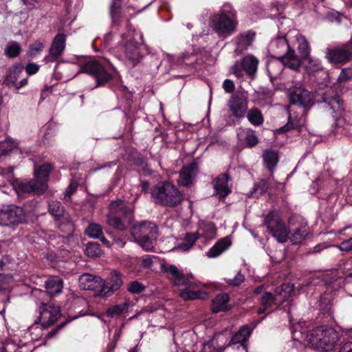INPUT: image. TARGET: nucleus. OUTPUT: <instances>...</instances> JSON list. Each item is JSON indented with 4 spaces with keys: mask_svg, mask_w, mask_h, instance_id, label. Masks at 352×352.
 <instances>
[{
    "mask_svg": "<svg viewBox=\"0 0 352 352\" xmlns=\"http://www.w3.org/2000/svg\"><path fill=\"white\" fill-rule=\"evenodd\" d=\"M264 223L268 231L278 242L283 243L287 241L289 233L285 223L277 213H269L265 219Z\"/></svg>",
    "mask_w": 352,
    "mask_h": 352,
    "instance_id": "obj_10",
    "label": "nucleus"
},
{
    "mask_svg": "<svg viewBox=\"0 0 352 352\" xmlns=\"http://www.w3.org/2000/svg\"><path fill=\"white\" fill-rule=\"evenodd\" d=\"M126 3V0H112L110 13L113 24H118L123 16L122 6Z\"/></svg>",
    "mask_w": 352,
    "mask_h": 352,
    "instance_id": "obj_32",
    "label": "nucleus"
},
{
    "mask_svg": "<svg viewBox=\"0 0 352 352\" xmlns=\"http://www.w3.org/2000/svg\"><path fill=\"white\" fill-rule=\"evenodd\" d=\"M351 79H352V69L344 68L341 71L337 79V82L339 83H342L349 81Z\"/></svg>",
    "mask_w": 352,
    "mask_h": 352,
    "instance_id": "obj_52",
    "label": "nucleus"
},
{
    "mask_svg": "<svg viewBox=\"0 0 352 352\" xmlns=\"http://www.w3.org/2000/svg\"><path fill=\"white\" fill-rule=\"evenodd\" d=\"M252 330L250 327L245 325L241 327L231 338L228 346L241 344V346L247 351L245 342L248 340L251 334Z\"/></svg>",
    "mask_w": 352,
    "mask_h": 352,
    "instance_id": "obj_23",
    "label": "nucleus"
},
{
    "mask_svg": "<svg viewBox=\"0 0 352 352\" xmlns=\"http://www.w3.org/2000/svg\"><path fill=\"white\" fill-rule=\"evenodd\" d=\"M340 352H352V342H346L340 348Z\"/></svg>",
    "mask_w": 352,
    "mask_h": 352,
    "instance_id": "obj_64",
    "label": "nucleus"
},
{
    "mask_svg": "<svg viewBox=\"0 0 352 352\" xmlns=\"http://www.w3.org/2000/svg\"><path fill=\"white\" fill-rule=\"evenodd\" d=\"M10 188V186H7ZM10 187L17 194L35 192L37 193H42L47 189V186L45 182H41L40 184L34 179L32 181H19L14 179L12 181Z\"/></svg>",
    "mask_w": 352,
    "mask_h": 352,
    "instance_id": "obj_17",
    "label": "nucleus"
},
{
    "mask_svg": "<svg viewBox=\"0 0 352 352\" xmlns=\"http://www.w3.org/2000/svg\"><path fill=\"white\" fill-rule=\"evenodd\" d=\"M289 113V120L287 124L280 129V130L283 132H286L291 129H296L301 126L302 124V117L300 116L298 118V116H294L292 114L291 110H288Z\"/></svg>",
    "mask_w": 352,
    "mask_h": 352,
    "instance_id": "obj_42",
    "label": "nucleus"
},
{
    "mask_svg": "<svg viewBox=\"0 0 352 352\" xmlns=\"http://www.w3.org/2000/svg\"><path fill=\"white\" fill-rule=\"evenodd\" d=\"M201 350L200 352H221L219 349L214 347V340H210L206 343L201 344Z\"/></svg>",
    "mask_w": 352,
    "mask_h": 352,
    "instance_id": "obj_57",
    "label": "nucleus"
},
{
    "mask_svg": "<svg viewBox=\"0 0 352 352\" xmlns=\"http://www.w3.org/2000/svg\"><path fill=\"white\" fill-rule=\"evenodd\" d=\"M197 172L196 164L192 163L188 166H184L179 174V184L182 186H188L192 184L194 177Z\"/></svg>",
    "mask_w": 352,
    "mask_h": 352,
    "instance_id": "obj_22",
    "label": "nucleus"
},
{
    "mask_svg": "<svg viewBox=\"0 0 352 352\" xmlns=\"http://www.w3.org/2000/svg\"><path fill=\"white\" fill-rule=\"evenodd\" d=\"M237 136L240 140H244L248 147H252L257 144L258 138L254 132L248 129H240L237 132Z\"/></svg>",
    "mask_w": 352,
    "mask_h": 352,
    "instance_id": "obj_29",
    "label": "nucleus"
},
{
    "mask_svg": "<svg viewBox=\"0 0 352 352\" xmlns=\"http://www.w3.org/2000/svg\"><path fill=\"white\" fill-rule=\"evenodd\" d=\"M258 64V60L252 55L245 56L242 61V67L248 75L254 74L256 72Z\"/></svg>",
    "mask_w": 352,
    "mask_h": 352,
    "instance_id": "obj_38",
    "label": "nucleus"
},
{
    "mask_svg": "<svg viewBox=\"0 0 352 352\" xmlns=\"http://www.w3.org/2000/svg\"><path fill=\"white\" fill-rule=\"evenodd\" d=\"M304 58L307 60L305 69L308 74H312L323 69L322 63L318 58L310 55Z\"/></svg>",
    "mask_w": 352,
    "mask_h": 352,
    "instance_id": "obj_36",
    "label": "nucleus"
},
{
    "mask_svg": "<svg viewBox=\"0 0 352 352\" xmlns=\"http://www.w3.org/2000/svg\"><path fill=\"white\" fill-rule=\"evenodd\" d=\"M197 239L198 236L197 233H186L182 240V242L177 245L175 250L182 252L188 251L192 247Z\"/></svg>",
    "mask_w": 352,
    "mask_h": 352,
    "instance_id": "obj_37",
    "label": "nucleus"
},
{
    "mask_svg": "<svg viewBox=\"0 0 352 352\" xmlns=\"http://www.w3.org/2000/svg\"><path fill=\"white\" fill-rule=\"evenodd\" d=\"M41 323L35 322L28 329V333L31 336L32 340H38L43 336V329Z\"/></svg>",
    "mask_w": 352,
    "mask_h": 352,
    "instance_id": "obj_50",
    "label": "nucleus"
},
{
    "mask_svg": "<svg viewBox=\"0 0 352 352\" xmlns=\"http://www.w3.org/2000/svg\"><path fill=\"white\" fill-rule=\"evenodd\" d=\"M0 177H5L8 182L7 184L1 185L0 184V190H1L4 193H9L10 190H13L12 187L8 188L7 186H10L12 182V169L9 168L6 171L0 172Z\"/></svg>",
    "mask_w": 352,
    "mask_h": 352,
    "instance_id": "obj_45",
    "label": "nucleus"
},
{
    "mask_svg": "<svg viewBox=\"0 0 352 352\" xmlns=\"http://www.w3.org/2000/svg\"><path fill=\"white\" fill-rule=\"evenodd\" d=\"M56 227L63 232L70 233L73 231L74 224L71 216L68 213H64L55 219Z\"/></svg>",
    "mask_w": 352,
    "mask_h": 352,
    "instance_id": "obj_31",
    "label": "nucleus"
},
{
    "mask_svg": "<svg viewBox=\"0 0 352 352\" xmlns=\"http://www.w3.org/2000/svg\"><path fill=\"white\" fill-rule=\"evenodd\" d=\"M227 105L234 118L239 119L243 118L248 109L246 93L240 91H236L231 96Z\"/></svg>",
    "mask_w": 352,
    "mask_h": 352,
    "instance_id": "obj_11",
    "label": "nucleus"
},
{
    "mask_svg": "<svg viewBox=\"0 0 352 352\" xmlns=\"http://www.w3.org/2000/svg\"><path fill=\"white\" fill-rule=\"evenodd\" d=\"M292 291L293 285L284 283L276 289L275 296H273L270 292H265L260 298L261 307L258 309V314L264 313L268 308L275 304L283 302L289 298Z\"/></svg>",
    "mask_w": 352,
    "mask_h": 352,
    "instance_id": "obj_8",
    "label": "nucleus"
},
{
    "mask_svg": "<svg viewBox=\"0 0 352 352\" xmlns=\"http://www.w3.org/2000/svg\"><path fill=\"white\" fill-rule=\"evenodd\" d=\"M307 234V228L305 227L301 228H296L294 232L292 233L289 239L293 244L300 243Z\"/></svg>",
    "mask_w": 352,
    "mask_h": 352,
    "instance_id": "obj_47",
    "label": "nucleus"
},
{
    "mask_svg": "<svg viewBox=\"0 0 352 352\" xmlns=\"http://www.w3.org/2000/svg\"><path fill=\"white\" fill-rule=\"evenodd\" d=\"M269 52L272 56L280 59L285 67L298 70L301 65V60L291 49L285 37H278L272 40L269 45Z\"/></svg>",
    "mask_w": 352,
    "mask_h": 352,
    "instance_id": "obj_3",
    "label": "nucleus"
},
{
    "mask_svg": "<svg viewBox=\"0 0 352 352\" xmlns=\"http://www.w3.org/2000/svg\"><path fill=\"white\" fill-rule=\"evenodd\" d=\"M223 88L227 93H232L234 89V84L232 80L226 79L223 83Z\"/></svg>",
    "mask_w": 352,
    "mask_h": 352,
    "instance_id": "obj_61",
    "label": "nucleus"
},
{
    "mask_svg": "<svg viewBox=\"0 0 352 352\" xmlns=\"http://www.w3.org/2000/svg\"><path fill=\"white\" fill-rule=\"evenodd\" d=\"M196 233L198 237L203 238V241L206 243L215 237L216 228L212 223L201 222Z\"/></svg>",
    "mask_w": 352,
    "mask_h": 352,
    "instance_id": "obj_24",
    "label": "nucleus"
},
{
    "mask_svg": "<svg viewBox=\"0 0 352 352\" xmlns=\"http://www.w3.org/2000/svg\"><path fill=\"white\" fill-rule=\"evenodd\" d=\"M43 50V45L40 41H35L30 46L29 54L35 56Z\"/></svg>",
    "mask_w": 352,
    "mask_h": 352,
    "instance_id": "obj_55",
    "label": "nucleus"
},
{
    "mask_svg": "<svg viewBox=\"0 0 352 352\" xmlns=\"http://www.w3.org/2000/svg\"><path fill=\"white\" fill-rule=\"evenodd\" d=\"M52 169L53 166L50 164H44L39 167L35 166L34 180L37 182L38 184L43 182L47 186L48 176Z\"/></svg>",
    "mask_w": 352,
    "mask_h": 352,
    "instance_id": "obj_27",
    "label": "nucleus"
},
{
    "mask_svg": "<svg viewBox=\"0 0 352 352\" xmlns=\"http://www.w3.org/2000/svg\"><path fill=\"white\" fill-rule=\"evenodd\" d=\"M85 233L90 237L97 239L102 234L101 226L95 223H90L85 230Z\"/></svg>",
    "mask_w": 352,
    "mask_h": 352,
    "instance_id": "obj_49",
    "label": "nucleus"
},
{
    "mask_svg": "<svg viewBox=\"0 0 352 352\" xmlns=\"http://www.w3.org/2000/svg\"><path fill=\"white\" fill-rule=\"evenodd\" d=\"M236 11L230 4L225 3L219 13L212 16L210 25L219 34H231L236 28Z\"/></svg>",
    "mask_w": 352,
    "mask_h": 352,
    "instance_id": "obj_5",
    "label": "nucleus"
},
{
    "mask_svg": "<svg viewBox=\"0 0 352 352\" xmlns=\"http://www.w3.org/2000/svg\"><path fill=\"white\" fill-rule=\"evenodd\" d=\"M121 276L117 272H112L105 281L102 280L100 296H108L118 291L122 285Z\"/></svg>",
    "mask_w": 352,
    "mask_h": 352,
    "instance_id": "obj_19",
    "label": "nucleus"
},
{
    "mask_svg": "<svg viewBox=\"0 0 352 352\" xmlns=\"http://www.w3.org/2000/svg\"><path fill=\"white\" fill-rule=\"evenodd\" d=\"M127 289L132 294H139L144 290V286L138 281H133L128 285Z\"/></svg>",
    "mask_w": 352,
    "mask_h": 352,
    "instance_id": "obj_54",
    "label": "nucleus"
},
{
    "mask_svg": "<svg viewBox=\"0 0 352 352\" xmlns=\"http://www.w3.org/2000/svg\"><path fill=\"white\" fill-rule=\"evenodd\" d=\"M39 65L34 63H30L25 67V72L28 75H33L38 72Z\"/></svg>",
    "mask_w": 352,
    "mask_h": 352,
    "instance_id": "obj_60",
    "label": "nucleus"
},
{
    "mask_svg": "<svg viewBox=\"0 0 352 352\" xmlns=\"http://www.w3.org/2000/svg\"><path fill=\"white\" fill-rule=\"evenodd\" d=\"M249 122L255 126H259L263 122V118L261 112L257 109H251L247 115Z\"/></svg>",
    "mask_w": 352,
    "mask_h": 352,
    "instance_id": "obj_44",
    "label": "nucleus"
},
{
    "mask_svg": "<svg viewBox=\"0 0 352 352\" xmlns=\"http://www.w3.org/2000/svg\"><path fill=\"white\" fill-rule=\"evenodd\" d=\"M45 288L47 292L50 296H55L62 292L63 287V282L58 277H52L45 281Z\"/></svg>",
    "mask_w": 352,
    "mask_h": 352,
    "instance_id": "obj_30",
    "label": "nucleus"
},
{
    "mask_svg": "<svg viewBox=\"0 0 352 352\" xmlns=\"http://www.w3.org/2000/svg\"><path fill=\"white\" fill-rule=\"evenodd\" d=\"M267 188V184L265 180H261L254 185L253 190L250 191L249 197H258L263 194Z\"/></svg>",
    "mask_w": 352,
    "mask_h": 352,
    "instance_id": "obj_51",
    "label": "nucleus"
},
{
    "mask_svg": "<svg viewBox=\"0 0 352 352\" xmlns=\"http://www.w3.org/2000/svg\"><path fill=\"white\" fill-rule=\"evenodd\" d=\"M16 146V142L11 139H7L2 143V147L4 148L5 151H12Z\"/></svg>",
    "mask_w": 352,
    "mask_h": 352,
    "instance_id": "obj_59",
    "label": "nucleus"
},
{
    "mask_svg": "<svg viewBox=\"0 0 352 352\" xmlns=\"http://www.w3.org/2000/svg\"><path fill=\"white\" fill-rule=\"evenodd\" d=\"M25 220V212L22 208L10 205L0 212V224L10 226L22 223Z\"/></svg>",
    "mask_w": 352,
    "mask_h": 352,
    "instance_id": "obj_13",
    "label": "nucleus"
},
{
    "mask_svg": "<svg viewBox=\"0 0 352 352\" xmlns=\"http://www.w3.org/2000/svg\"><path fill=\"white\" fill-rule=\"evenodd\" d=\"M21 52V45L16 41H9L5 47V54L7 57L13 58L18 56Z\"/></svg>",
    "mask_w": 352,
    "mask_h": 352,
    "instance_id": "obj_39",
    "label": "nucleus"
},
{
    "mask_svg": "<svg viewBox=\"0 0 352 352\" xmlns=\"http://www.w3.org/2000/svg\"><path fill=\"white\" fill-rule=\"evenodd\" d=\"M263 157L265 166L269 170H272L276 167L278 161L277 153L274 151H265Z\"/></svg>",
    "mask_w": 352,
    "mask_h": 352,
    "instance_id": "obj_40",
    "label": "nucleus"
},
{
    "mask_svg": "<svg viewBox=\"0 0 352 352\" xmlns=\"http://www.w3.org/2000/svg\"><path fill=\"white\" fill-rule=\"evenodd\" d=\"M192 56V54H183L181 57L175 59L173 55L166 54L163 61L170 64V66L172 67L175 63L182 65L183 62L188 60Z\"/></svg>",
    "mask_w": 352,
    "mask_h": 352,
    "instance_id": "obj_48",
    "label": "nucleus"
},
{
    "mask_svg": "<svg viewBox=\"0 0 352 352\" xmlns=\"http://www.w3.org/2000/svg\"><path fill=\"white\" fill-rule=\"evenodd\" d=\"M230 245L231 242L228 238H223L206 252V256L209 258H217L228 250Z\"/></svg>",
    "mask_w": 352,
    "mask_h": 352,
    "instance_id": "obj_25",
    "label": "nucleus"
},
{
    "mask_svg": "<svg viewBox=\"0 0 352 352\" xmlns=\"http://www.w3.org/2000/svg\"><path fill=\"white\" fill-rule=\"evenodd\" d=\"M255 33L252 31H248L246 33L241 34L236 39V43L238 46V49L241 50L247 49L250 46L254 39Z\"/></svg>",
    "mask_w": 352,
    "mask_h": 352,
    "instance_id": "obj_35",
    "label": "nucleus"
},
{
    "mask_svg": "<svg viewBox=\"0 0 352 352\" xmlns=\"http://www.w3.org/2000/svg\"><path fill=\"white\" fill-rule=\"evenodd\" d=\"M102 285V279L100 276L84 274L79 277V285L82 289L100 292Z\"/></svg>",
    "mask_w": 352,
    "mask_h": 352,
    "instance_id": "obj_20",
    "label": "nucleus"
},
{
    "mask_svg": "<svg viewBox=\"0 0 352 352\" xmlns=\"http://www.w3.org/2000/svg\"><path fill=\"white\" fill-rule=\"evenodd\" d=\"M298 51L302 58L308 56L310 52V47L305 37L300 34L296 35Z\"/></svg>",
    "mask_w": 352,
    "mask_h": 352,
    "instance_id": "obj_41",
    "label": "nucleus"
},
{
    "mask_svg": "<svg viewBox=\"0 0 352 352\" xmlns=\"http://www.w3.org/2000/svg\"><path fill=\"white\" fill-rule=\"evenodd\" d=\"M228 176L226 174H223L213 180L212 184L215 193L220 198L225 197L230 192L228 186Z\"/></svg>",
    "mask_w": 352,
    "mask_h": 352,
    "instance_id": "obj_21",
    "label": "nucleus"
},
{
    "mask_svg": "<svg viewBox=\"0 0 352 352\" xmlns=\"http://www.w3.org/2000/svg\"><path fill=\"white\" fill-rule=\"evenodd\" d=\"M133 212V210L128 208L123 201H113L109 206L107 223L116 229L124 230L131 223Z\"/></svg>",
    "mask_w": 352,
    "mask_h": 352,
    "instance_id": "obj_6",
    "label": "nucleus"
},
{
    "mask_svg": "<svg viewBox=\"0 0 352 352\" xmlns=\"http://www.w3.org/2000/svg\"><path fill=\"white\" fill-rule=\"evenodd\" d=\"M39 311L40 323L45 328L54 324L60 316V307L52 302L42 303Z\"/></svg>",
    "mask_w": 352,
    "mask_h": 352,
    "instance_id": "obj_15",
    "label": "nucleus"
},
{
    "mask_svg": "<svg viewBox=\"0 0 352 352\" xmlns=\"http://www.w3.org/2000/svg\"><path fill=\"white\" fill-rule=\"evenodd\" d=\"M151 197L158 205L175 207L182 203L183 196L178 189L171 183L160 182L151 189Z\"/></svg>",
    "mask_w": 352,
    "mask_h": 352,
    "instance_id": "obj_4",
    "label": "nucleus"
},
{
    "mask_svg": "<svg viewBox=\"0 0 352 352\" xmlns=\"http://www.w3.org/2000/svg\"><path fill=\"white\" fill-rule=\"evenodd\" d=\"M10 280V276L0 274V291L7 289L8 288V283Z\"/></svg>",
    "mask_w": 352,
    "mask_h": 352,
    "instance_id": "obj_58",
    "label": "nucleus"
},
{
    "mask_svg": "<svg viewBox=\"0 0 352 352\" xmlns=\"http://www.w3.org/2000/svg\"><path fill=\"white\" fill-rule=\"evenodd\" d=\"M340 249L345 251L352 250V237L343 241L340 245Z\"/></svg>",
    "mask_w": 352,
    "mask_h": 352,
    "instance_id": "obj_63",
    "label": "nucleus"
},
{
    "mask_svg": "<svg viewBox=\"0 0 352 352\" xmlns=\"http://www.w3.org/2000/svg\"><path fill=\"white\" fill-rule=\"evenodd\" d=\"M85 254L89 257H99L102 255V251L100 245L95 242L88 243L85 248Z\"/></svg>",
    "mask_w": 352,
    "mask_h": 352,
    "instance_id": "obj_46",
    "label": "nucleus"
},
{
    "mask_svg": "<svg viewBox=\"0 0 352 352\" xmlns=\"http://www.w3.org/2000/svg\"><path fill=\"white\" fill-rule=\"evenodd\" d=\"M325 102H328L329 105L330 106V108L335 111L336 109L337 111H342L343 109L342 107V101H340L338 96H335L331 98L329 101H324Z\"/></svg>",
    "mask_w": 352,
    "mask_h": 352,
    "instance_id": "obj_56",
    "label": "nucleus"
},
{
    "mask_svg": "<svg viewBox=\"0 0 352 352\" xmlns=\"http://www.w3.org/2000/svg\"><path fill=\"white\" fill-rule=\"evenodd\" d=\"M285 64L280 59L272 60L268 63L267 66V72L270 79H276L280 75L283 71V67Z\"/></svg>",
    "mask_w": 352,
    "mask_h": 352,
    "instance_id": "obj_34",
    "label": "nucleus"
},
{
    "mask_svg": "<svg viewBox=\"0 0 352 352\" xmlns=\"http://www.w3.org/2000/svg\"><path fill=\"white\" fill-rule=\"evenodd\" d=\"M243 68L242 67V63L241 64H235L232 67V71L233 72V74L236 76V77H241L243 76Z\"/></svg>",
    "mask_w": 352,
    "mask_h": 352,
    "instance_id": "obj_62",
    "label": "nucleus"
},
{
    "mask_svg": "<svg viewBox=\"0 0 352 352\" xmlns=\"http://www.w3.org/2000/svg\"><path fill=\"white\" fill-rule=\"evenodd\" d=\"M229 296L226 293L217 295L212 301L211 309L214 313L226 311L229 309Z\"/></svg>",
    "mask_w": 352,
    "mask_h": 352,
    "instance_id": "obj_26",
    "label": "nucleus"
},
{
    "mask_svg": "<svg viewBox=\"0 0 352 352\" xmlns=\"http://www.w3.org/2000/svg\"><path fill=\"white\" fill-rule=\"evenodd\" d=\"M66 36L58 34L54 38L50 48L49 54L45 57L46 62L56 61L63 54L65 48Z\"/></svg>",
    "mask_w": 352,
    "mask_h": 352,
    "instance_id": "obj_18",
    "label": "nucleus"
},
{
    "mask_svg": "<svg viewBox=\"0 0 352 352\" xmlns=\"http://www.w3.org/2000/svg\"><path fill=\"white\" fill-rule=\"evenodd\" d=\"M327 58L332 63H345L352 58V42L340 47L329 49Z\"/></svg>",
    "mask_w": 352,
    "mask_h": 352,
    "instance_id": "obj_16",
    "label": "nucleus"
},
{
    "mask_svg": "<svg viewBox=\"0 0 352 352\" xmlns=\"http://www.w3.org/2000/svg\"><path fill=\"white\" fill-rule=\"evenodd\" d=\"M162 271L166 274L174 285L182 288L180 296L184 300H204L208 297V294L204 291V285L192 274L180 272L173 265H162Z\"/></svg>",
    "mask_w": 352,
    "mask_h": 352,
    "instance_id": "obj_2",
    "label": "nucleus"
},
{
    "mask_svg": "<svg viewBox=\"0 0 352 352\" xmlns=\"http://www.w3.org/2000/svg\"><path fill=\"white\" fill-rule=\"evenodd\" d=\"M287 94L289 101L293 104L302 107L309 106L312 102V94L304 89L300 83L288 88Z\"/></svg>",
    "mask_w": 352,
    "mask_h": 352,
    "instance_id": "obj_12",
    "label": "nucleus"
},
{
    "mask_svg": "<svg viewBox=\"0 0 352 352\" xmlns=\"http://www.w3.org/2000/svg\"><path fill=\"white\" fill-rule=\"evenodd\" d=\"M244 280L245 276L241 272H238L233 278H225L226 283L232 286H238L241 284Z\"/></svg>",
    "mask_w": 352,
    "mask_h": 352,
    "instance_id": "obj_53",
    "label": "nucleus"
},
{
    "mask_svg": "<svg viewBox=\"0 0 352 352\" xmlns=\"http://www.w3.org/2000/svg\"><path fill=\"white\" fill-rule=\"evenodd\" d=\"M134 240L146 251L151 250L157 237V228L152 222H142L135 224L131 229Z\"/></svg>",
    "mask_w": 352,
    "mask_h": 352,
    "instance_id": "obj_7",
    "label": "nucleus"
},
{
    "mask_svg": "<svg viewBox=\"0 0 352 352\" xmlns=\"http://www.w3.org/2000/svg\"><path fill=\"white\" fill-rule=\"evenodd\" d=\"M23 69L24 67L22 64L17 63L14 65L7 72L5 83L9 87L16 85V82L17 81L19 75L23 72Z\"/></svg>",
    "mask_w": 352,
    "mask_h": 352,
    "instance_id": "obj_28",
    "label": "nucleus"
},
{
    "mask_svg": "<svg viewBox=\"0 0 352 352\" xmlns=\"http://www.w3.org/2000/svg\"><path fill=\"white\" fill-rule=\"evenodd\" d=\"M128 34L121 36V44L123 45V53L125 58L133 66L136 65L142 58V54L140 52L136 42L133 41L135 36L138 34L135 30L130 29V25H127Z\"/></svg>",
    "mask_w": 352,
    "mask_h": 352,
    "instance_id": "obj_9",
    "label": "nucleus"
},
{
    "mask_svg": "<svg viewBox=\"0 0 352 352\" xmlns=\"http://www.w3.org/2000/svg\"><path fill=\"white\" fill-rule=\"evenodd\" d=\"M305 321L292 327V335L294 340L322 351H331L339 340L338 333L332 327H318L308 329Z\"/></svg>",
    "mask_w": 352,
    "mask_h": 352,
    "instance_id": "obj_1",
    "label": "nucleus"
},
{
    "mask_svg": "<svg viewBox=\"0 0 352 352\" xmlns=\"http://www.w3.org/2000/svg\"><path fill=\"white\" fill-rule=\"evenodd\" d=\"M80 72L94 76L98 82V85L107 82L111 76L104 66L97 60H91L85 63L81 66Z\"/></svg>",
    "mask_w": 352,
    "mask_h": 352,
    "instance_id": "obj_14",
    "label": "nucleus"
},
{
    "mask_svg": "<svg viewBox=\"0 0 352 352\" xmlns=\"http://www.w3.org/2000/svg\"><path fill=\"white\" fill-rule=\"evenodd\" d=\"M48 210L55 219L65 213L64 207L62 206L61 203L58 201H50Z\"/></svg>",
    "mask_w": 352,
    "mask_h": 352,
    "instance_id": "obj_43",
    "label": "nucleus"
},
{
    "mask_svg": "<svg viewBox=\"0 0 352 352\" xmlns=\"http://www.w3.org/2000/svg\"><path fill=\"white\" fill-rule=\"evenodd\" d=\"M129 306L130 302L129 300H124L121 303L109 307L106 311V315L109 318L118 317L126 313Z\"/></svg>",
    "mask_w": 352,
    "mask_h": 352,
    "instance_id": "obj_33",
    "label": "nucleus"
}]
</instances>
